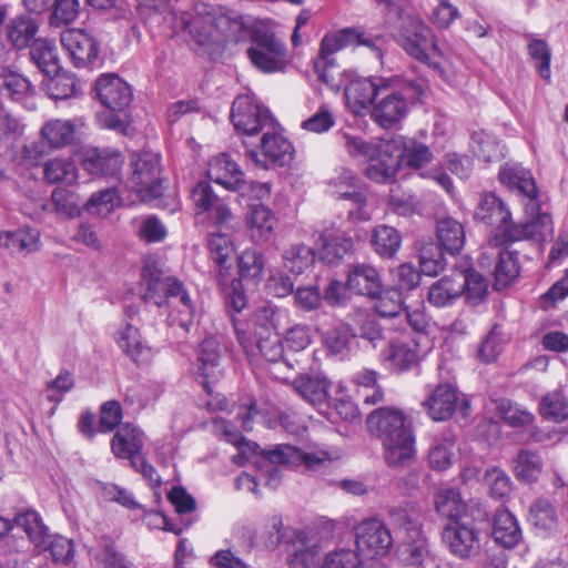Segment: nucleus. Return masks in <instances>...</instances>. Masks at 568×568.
I'll return each mask as SVG.
<instances>
[{
	"label": "nucleus",
	"mask_w": 568,
	"mask_h": 568,
	"mask_svg": "<svg viewBox=\"0 0 568 568\" xmlns=\"http://www.w3.org/2000/svg\"><path fill=\"white\" fill-rule=\"evenodd\" d=\"M367 430L382 442L387 465L400 467L415 457V437L406 414L393 406L379 407L368 414Z\"/></svg>",
	"instance_id": "nucleus-1"
},
{
	"label": "nucleus",
	"mask_w": 568,
	"mask_h": 568,
	"mask_svg": "<svg viewBox=\"0 0 568 568\" xmlns=\"http://www.w3.org/2000/svg\"><path fill=\"white\" fill-rule=\"evenodd\" d=\"M251 41L246 54L256 69L264 73L284 71L290 59L282 39L268 30L254 29Z\"/></svg>",
	"instance_id": "nucleus-2"
},
{
	"label": "nucleus",
	"mask_w": 568,
	"mask_h": 568,
	"mask_svg": "<svg viewBox=\"0 0 568 568\" xmlns=\"http://www.w3.org/2000/svg\"><path fill=\"white\" fill-rule=\"evenodd\" d=\"M97 94L101 103L115 113L103 116L104 125L122 131L124 129L125 110L132 101V91L126 82L115 74H103L97 80Z\"/></svg>",
	"instance_id": "nucleus-3"
},
{
	"label": "nucleus",
	"mask_w": 568,
	"mask_h": 568,
	"mask_svg": "<svg viewBox=\"0 0 568 568\" xmlns=\"http://www.w3.org/2000/svg\"><path fill=\"white\" fill-rule=\"evenodd\" d=\"M268 463L265 473V484L276 488L281 481L278 465L304 466L308 470H320L329 463L328 454L325 452L306 453L293 446H278L273 450L264 453Z\"/></svg>",
	"instance_id": "nucleus-4"
},
{
	"label": "nucleus",
	"mask_w": 568,
	"mask_h": 568,
	"mask_svg": "<svg viewBox=\"0 0 568 568\" xmlns=\"http://www.w3.org/2000/svg\"><path fill=\"white\" fill-rule=\"evenodd\" d=\"M142 278L145 285L143 300L146 303H153L162 307L171 298H179L184 307V312L190 316L193 314V303L180 281L163 276L162 272L152 264L144 265Z\"/></svg>",
	"instance_id": "nucleus-5"
},
{
	"label": "nucleus",
	"mask_w": 568,
	"mask_h": 568,
	"mask_svg": "<svg viewBox=\"0 0 568 568\" xmlns=\"http://www.w3.org/2000/svg\"><path fill=\"white\" fill-rule=\"evenodd\" d=\"M231 121L234 129L242 135L264 134L267 130L278 126L268 109L256 103L252 95L241 94L235 98L231 109Z\"/></svg>",
	"instance_id": "nucleus-6"
},
{
	"label": "nucleus",
	"mask_w": 568,
	"mask_h": 568,
	"mask_svg": "<svg viewBox=\"0 0 568 568\" xmlns=\"http://www.w3.org/2000/svg\"><path fill=\"white\" fill-rule=\"evenodd\" d=\"M131 164L133 173L129 179V189L135 192L142 202L159 197L162 194L159 154L153 152L134 154Z\"/></svg>",
	"instance_id": "nucleus-7"
},
{
	"label": "nucleus",
	"mask_w": 568,
	"mask_h": 568,
	"mask_svg": "<svg viewBox=\"0 0 568 568\" xmlns=\"http://www.w3.org/2000/svg\"><path fill=\"white\" fill-rule=\"evenodd\" d=\"M354 531L358 555L364 559L385 556L394 542L389 528L378 518L362 520L355 526Z\"/></svg>",
	"instance_id": "nucleus-8"
},
{
	"label": "nucleus",
	"mask_w": 568,
	"mask_h": 568,
	"mask_svg": "<svg viewBox=\"0 0 568 568\" xmlns=\"http://www.w3.org/2000/svg\"><path fill=\"white\" fill-rule=\"evenodd\" d=\"M423 407L435 422L449 419L455 412L463 417L469 415L470 402L465 395H459L452 384H438L423 402Z\"/></svg>",
	"instance_id": "nucleus-9"
},
{
	"label": "nucleus",
	"mask_w": 568,
	"mask_h": 568,
	"mask_svg": "<svg viewBox=\"0 0 568 568\" xmlns=\"http://www.w3.org/2000/svg\"><path fill=\"white\" fill-rule=\"evenodd\" d=\"M528 220L525 223L515 224L510 223L507 227V234L499 237V234L493 235L489 239V245L497 248L506 242H515L523 240L546 241L554 233V224L550 214L541 212L540 209L531 214L525 211Z\"/></svg>",
	"instance_id": "nucleus-10"
},
{
	"label": "nucleus",
	"mask_w": 568,
	"mask_h": 568,
	"mask_svg": "<svg viewBox=\"0 0 568 568\" xmlns=\"http://www.w3.org/2000/svg\"><path fill=\"white\" fill-rule=\"evenodd\" d=\"M261 152L256 149H248L247 155L257 165L266 169L273 166H285L293 160V144L278 132V126L267 130L261 138Z\"/></svg>",
	"instance_id": "nucleus-11"
},
{
	"label": "nucleus",
	"mask_w": 568,
	"mask_h": 568,
	"mask_svg": "<svg viewBox=\"0 0 568 568\" xmlns=\"http://www.w3.org/2000/svg\"><path fill=\"white\" fill-rule=\"evenodd\" d=\"M232 326L240 346L247 355H255L256 351L270 362H278L283 358L284 346L277 333L252 335L247 334L245 325L232 316Z\"/></svg>",
	"instance_id": "nucleus-12"
},
{
	"label": "nucleus",
	"mask_w": 568,
	"mask_h": 568,
	"mask_svg": "<svg viewBox=\"0 0 568 568\" xmlns=\"http://www.w3.org/2000/svg\"><path fill=\"white\" fill-rule=\"evenodd\" d=\"M499 180L523 195L525 211L534 214L539 210L538 189L528 170L517 163H506L499 171Z\"/></svg>",
	"instance_id": "nucleus-13"
},
{
	"label": "nucleus",
	"mask_w": 568,
	"mask_h": 568,
	"mask_svg": "<svg viewBox=\"0 0 568 568\" xmlns=\"http://www.w3.org/2000/svg\"><path fill=\"white\" fill-rule=\"evenodd\" d=\"M393 84L376 99L372 109V119L383 129H390L397 125L408 112V102L398 91L392 90Z\"/></svg>",
	"instance_id": "nucleus-14"
},
{
	"label": "nucleus",
	"mask_w": 568,
	"mask_h": 568,
	"mask_svg": "<svg viewBox=\"0 0 568 568\" xmlns=\"http://www.w3.org/2000/svg\"><path fill=\"white\" fill-rule=\"evenodd\" d=\"M443 540L449 551L460 559L473 558L480 551L479 532L471 525L459 521L448 524L443 530Z\"/></svg>",
	"instance_id": "nucleus-15"
},
{
	"label": "nucleus",
	"mask_w": 568,
	"mask_h": 568,
	"mask_svg": "<svg viewBox=\"0 0 568 568\" xmlns=\"http://www.w3.org/2000/svg\"><path fill=\"white\" fill-rule=\"evenodd\" d=\"M61 44L77 68L91 67L98 60L99 44L88 32L68 29L61 33Z\"/></svg>",
	"instance_id": "nucleus-16"
},
{
	"label": "nucleus",
	"mask_w": 568,
	"mask_h": 568,
	"mask_svg": "<svg viewBox=\"0 0 568 568\" xmlns=\"http://www.w3.org/2000/svg\"><path fill=\"white\" fill-rule=\"evenodd\" d=\"M394 80L386 78H357L345 88V99L354 113H361L384 92Z\"/></svg>",
	"instance_id": "nucleus-17"
},
{
	"label": "nucleus",
	"mask_w": 568,
	"mask_h": 568,
	"mask_svg": "<svg viewBox=\"0 0 568 568\" xmlns=\"http://www.w3.org/2000/svg\"><path fill=\"white\" fill-rule=\"evenodd\" d=\"M196 215L207 213L217 225H224L232 219L229 205L219 197L209 182H199L191 193Z\"/></svg>",
	"instance_id": "nucleus-18"
},
{
	"label": "nucleus",
	"mask_w": 568,
	"mask_h": 568,
	"mask_svg": "<svg viewBox=\"0 0 568 568\" xmlns=\"http://www.w3.org/2000/svg\"><path fill=\"white\" fill-rule=\"evenodd\" d=\"M136 310L128 307L125 317L128 322L121 327L116 334V343L119 347L135 363H146L151 358V348L141 339L138 327L139 320L135 318Z\"/></svg>",
	"instance_id": "nucleus-19"
},
{
	"label": "nucleus",
	"mask_w": 568,
	"mask_h": 568,
	"mask_svg": "<svg viewBox=\"0 0 568 568\" xmlns=\"http://www.w3.org/2000/svg\"><path fill=\"white\" fill-rule=\"evenodd\" d=\"M422 359L419 341L407 338L395 341L383 353V363L394 372H404L414 368Z\"/></svg>",
	"instance_id": "nucleus-20"
},
{
	"label": "nucleus",
	"mask_w": 568,
	"mask_h": 568,
	"mask_svg": "<svg viewBox=\"0 0 568 568\" xmlns=\"http://www.w3.org/2000/svg\"><path fill=\"white\" fill-rule=\"evenodd\" d=\"M216 9V17L211 21L216 23L220 41L240 42L246 37H251L252 31L250 17L240 13L236 10L220 7Z\"/></svg>",
	"instance_id": "nucleus-21"
},
{
	"label": "nucleus",
	"mask_w": 568,
	"mask_h": 568,
	"mask_svg": "<svg viewBox=\"0 0 568 568\" xmlns=\"http://www.w3.org/2000/svg\"><path fill=\"white\" fill-rule=\"evenodd\" d=\"M221 342L214 336L205 338L200 345L195 374L207 392H210V384L221 375Z\"/></svg>",
	"instance_id": "nucleus-22"
},
{
	"label": "nucleus",
	"mask_w": 568,
	"mask_h": 568,
	"mask_svg": "<svg viewBox=\"0 0 568 568\" xmlns=\"http://www.w3.org/2000/svg\"><path fill=\"white\" fill-rule=\"evenodd\" d=\"M207 175L211 181L231 191L244 190L246 186L244 173L237 163L225 153H221L210 161Z\"/></svg>",
	"instance_id": "nucleus-23"
},
{
	"label": "nucleus",
	"mask_w": 568,
	"mask_h": 568,
	"mask_svg": "<svg viewBox=\"0 0 568 568\" xmlns=\"http://www.w3.org/2000/svg\"><path fill=\"white\" fill-rule=\"evenodd\" d=\"M277 222V217L272 210L263 204H252L244 220L246 232L255 243L270 241Z\"/></svg>",
	"instance_id": "nucleus-24"
},
{
	"label": "nucleus",
	"mask_w": 568,
	"mask_h": 568,
	"mask_svg": "<svg viewBox=\"0 0 568 568\" xmlns=\"http://www.w3.org/2000/svg\"><path fill=\"white\" fill-rule=\"evenodd\" d=\"M402 47L416 60L437 68L436 63L430 62V58L427 53L430 47L436 49L433 32L423 21L416 20L412 22V29L406 30L402 39Z\"/></svg>",
	"instance_id": "nucleus-25"
},
{
	"label": "nucleus",
	"mask_w": 568,
	"mask_h": 568,
	"mask_svg": "<svg viewBox=\"0 0 568 568\" xmlns=\"http://www.w3.org/2000/svg\"><path fill=\"white\" fill-rule=\"evenodd\" d=\"M346 287L355 294L371 298L379 293L383 281L379 272L373 265L356 263L348 267Z\"/></svg>",
	"instance_id": "nucleus-26"
},
{
	"label": "nucleus",
	"mask_w": 568,
	"mask_h": 568,
	"mask_svg": "<svg viewBox=\"0 0 568 568\" xmlns=\"http://www.w3.org/2000/svg\"><path fill=\"white\" fill-rule=\"evenodd\" d=\"M476 216L490 225H496L494 235L499 234L500 239L506 236L507 227L511 223L510 212L505 203L493 193L480 196Z\"/></svg>",
	"instance_id": "nucleus-27"
},
{
	"label": "nucleus",
	"mask_w": 568,
	"mask_h": 568,
	"mask_svg": "<svg viewBox=\"0 0 568 568\" xmlns=\"http://www.w3.org/2000/svg\"><path fill=\"white\" fill-rule=\"evenodd\" d=\"M75 122L72 120L52 119L40 130L41 142L49 149L60 150L74 141Z\"/></svg>",
	"instance_id": "nucleus-28"
},
{
	"label": "nucleus",
	"mask_w": 568,
	"mask_h": 568,
	"mask_svg": "<svg viewBox=\"0 0 568 568\" xmlns=\"http://www.w3.org/2000/svg\"><path fill=\"white\" fill-rule=\"evenodd\" d=\"M491 536L505 548L515 547L521 539V530L515 516L505 508H498L493 519Z\"/></svg>",
	"instance_id": "nucleus-29"
},
{
	"label": "nucleus",
	"mask_w": 568,
	"mask_h": 568,
	"mask_svg": "<svg viewBox=\"0 0 568 568\" xmlns=\"http://www.w3.org/2000/svg\"><path fill=\"white\" fill-rule=\"evenodd\" d=\"M283 312L281 308L265 304L256 308L247 321L240 320L242 325H245L247 334L263 335L277 333V328L282 318Z\"/></svg>",
	"instance_id": "nucleus-30"
},
{
	"label": "nucleus",
	"mask_w": 568,
	"mask_h": 568,
	"mask_svg": "<svg viewBox=\"0 0 568 568\" xmlns=\"http://www.w3.org/2000/svg\"><path fill=\"white\" fill-rule=\"evenodd\" d=\"M142 433L131 424L122 425L111 440V449L116 457L132 458L141 456Z\"/></svg>",
	"instance_id": "nucleus-31"
},
{
	"label": "nucleus",
	"mask_w": 568,
	"mask_h": 568,
	"mask_svg": "<svg viewBox=\"0 0 568 568\" xmlns=\"http://www.w3.org/2000/svg\"><path fill=\"white\" fill-rule=\"evenodd\" d=\"M436 236L439 242L438 246L452 255L460 252L466 240L464 225L452 216H445L437 221Z\"/></svg>",
	"instance_id": "nucleus-32"
},
{
	"label": "nucleus",
	"mask_w": 568,
	"mask_h": 568,
	"mask_svg": "<svg viewBox=\"0 0 568 568\" xmlns=\"http://www.w3.org/2000/svg\"><path fill=\"white\" fill-rule=\"evenodd\" d=\"M399 148L402 152L397 159L400 158V161L410 168L419 169L429 163L433 159V153L427 145L414 140H406L403 136L387 142L386 152Z\"/></svg>",
	"instance_id": "nucleus-33"
},
{
	"label": "nucleus",
	"mask_w": 568,
	"mask_h": 568,
	"mask_svg": "<svg viewBox=\"0 0 568 568\" xmlns=\"http://www.w3.org/2000/svg\"><path fill=\"white\" fill-rule=\"evenodd\" d=\"M122 163L119 152L99 149L89 150L83 159L84 169L92 175H113Z\"/></svg>",
	"instance_id": "nucleus-34"
},
{
	"label": "nucleus",
	"mask_w": 568,
	"mask_h": 568,
	"mask_svg": "<svg viewBox=\"0 0 568 568\" xmlns=\"http://www.w3.org/2000/svg\"><path fill=\"white\" fill-rule=\"evenodd\" d=\"M388 515L392 525L406 532L407 536L418 535L420 531L422 510L417 503L405 500L392 507Z\"/></svg>",
	"instance_id": "nucleus-35"
},
{
	"label": "nucleus",
	"mask_w": 568,
	"mask_h": 568,
	"mask_svg": "<svg viewBox=\"0 0 568 568\" xmlns=\"http://www.w3.org/2000/svg\"><path fill=\"white\" fill-rule=\"evenodd\" d=\"M387 143L378 149V153L368 158V165L365 169V174L372 181L382 183L387 182L395 176L399 160L390 155L392 151L386 152Z\"/></svg>",
	"instance_id": "nucleus-36"
},
{
	"label": "nucleus",
	"mask_w": 568,
	"mask_h": 568,
	"mask_svg": "<svg viewBox=\"0 0 568 568\" xmlns=\"http://www.w3.org/2000/svg\"><path fill=\"white\" fill-rule=\"evenodd\" d=\"M293 387L305 400L317 405L327 399L331 383L322 375H304L294 379Z\"/></svg>",
	"instance_id": "nucleus-37"
},
{
	"label": "nucleus",
	"mask_w": 568,
	"mask_h": 568,
	"mask_svg": "<svg viewBox=\"0 0 568 568\" xmlns=\"http://www.w3.org/2000/svg\"><path fill=\"white\" fill-rule=\"evenodd\" d=\"M31 60L48 77L53 78L60 71L54 43L48 39H36L30 49Z\"/></svg>",
	"instance_id": "nucleus-38"
},
{
	"label": "nucleus",
	"mask_w": 568,
	"mask_h": 568,
	"mask_svg": "<svg viewBox=\"0 0 568 568\" xmlns=\"http://www.w3.org/2000/svg\"><path fill=\"white\" fill-rule=\"evenodd\" d=\"M39 26L29 16H19L7 24V37L10 43L18 50L26 49L36 39Z\"/></svg>",
	"instance_id": "nucleus-39"
},
{
	"label": "nucleus",
	"mask_w": 568,
	"mask_h": 568,
	"mask_svg": "<svg viewBox=\"0 0 568 568\" xmlns=\"http://www.w3.org/2000/svg\"><path fill=\"white\" fill-rule=\"evenodd\" d=\"M462 278H456V273L444 276L428 290V301L436 307L450 305L462 295Z\"/></svg>",
	"instance_id": "nucleus-40"
},
{
	"label": "nucleus",
	"mask_w": 568,
	"mask_h": 568,
	"mask_svg": "<svg viewBox=\"0 0 568 568\" xmlns=\"http://www.w3.org/2000/svg\"><path fill=\"white\" fill-rule=\"evenodd\" d=\"M434 505L437 514L452 523L458 521L467 511L466 503L454 488L439 489L434 497Z\"/></svg>",
	"instance_id": "nucleus-41"
},
{
	"label": "nucleus",
	"mask_w": 568,
	"mask_h": 568,
	"mask_svg": "<svg viewBox=\"0 0 568 568\" xmlns=\"http://www.w3.org/2000/svg\"><path fill=\"white\" fill-rule=\"evenodd\" d=\"M43 178L50 184H74L78 181V169L69 158H53L43 164Z\"/></svg>",
	"instance_id": "nucleus-42"
},
{
	"label": "nucleus",
	"mask_w": 568,
	"mask_h": 568,
	"mask_svg": "<svg viewBox=\"0 0 568 568\" xmlns=\"http://www.w3.org/2000/svg\"><path fill=\"white\" fill-rule=\"evenodd\" d=\"M371 243L374 251L382 257L390 258L396 255L402 244L399 232L388 225H377L372 232Z\"/></svg>",
	"instance_id": "nucleus-43"
},
{
	"label": "nucleus",
	"mask_w": 568,
	"mask_h": 568,
	"mask_svg": "<svg viewBox=\"0 0 568 568\" xmlns=\"http://www.w3.org/2000/svg\"><path fill=\"white\" fill-rule=\"evenodd\" d=\"M497 263L494 268L496 290H503L519 275L518 253L500 250L497 252Z\"/></svg>",
	"instance_id": "nucleus-44"
},
{
	"label": "nucleus",
	"mask_w": 568,
	"mask_h": 568,
	"mask_svg": "<svg viewBox=\"0 0 568 568\" xmlns=\"http://www.w3.org/2000/svg\"><path fill=\"white\" fill-rule=\"evenodd\" d=\"M40 233L34 229H20L0 234V245L12 252L31 253L39 248Z\"/></svg>",
	"instance_id": "nucleus-45"
},
{
	"label": "nucleus",
	"mask_w": 568,
	"mask_h": 568,
	"mask_svg": "<svg viewBox=\"0 0 568 568\" xmlns=\"http://www.w3.org/2000/svg\"><path fill=\"white\" fill-rule=\"evenodd\" d=\"M213 429L217 436H221L224 440L233 444L240 449V454L234 457L235 463H237V459L242 457L248 459L251 455L255 454L257 445L247 442L229 422L216 418L213 420Z\"/></svg>",
	"instance_id": "nucleus-46"
},
{
	"label": "nucleus",
	"mask_w": 568,
	"mask_h": 568,
	"mask_svg": "<svg viewBox=\"0 0 568 568\" xmlns=\"http://www.w3.org/2000/svg\"><path fill=\"white\" fill-rule=\"evenodd\" d=\"M215 17L216 9H212L204 13H200L187 24L189 32L200 44L220 42L219 30L215 28L216 23L211 21V19Z\"/></svg>",
	"instance_id": "nucleus-47"
},
{
	"label": "nucleus",
	"mask_w": 568,
	"mask_h": 568,
	"mask_svg": "<svg viewBox=\"0 0 568 568\" xmlns=\"http://www.w3.org/2000/svg\"><path fill=\"white\" fill-rule=\"evenodd\" d=\"M209 245L211 258L220 267L219 276L224 278L232 266L233 244L226 235L213 234L209 240Z\"/></svg>",
	"instance_id": "nucleus-48"
},
{
	"label": "nucleus",
	"mask_w": 568,
	"mask_h": 568,
	"mask_svg": "<svg viewBox=\"0 0 568 568\" xmlns=\"http://www.w3.org/2000/svg\"><path fill=\"white\" fill-rule=\"evenodd\" d=\"M314 261L313 248L302 243L292 244L283 253L284 267L294 274H302Z\"/></svg>",
	"instance_id": "nucleus-49"
},
{
	"label": "nucleus",
	"mask_w": 568,
	"mask_h": 568,
	"mask_svg": "<svg viewBox=\"0 0 568 568\" xmlns=\"http://www.w3.org/2000/svg\"><path fill=\"white\" fill-rule=\"evenodd\" d=\"M412 540L406 541L399 550V558L404 565L410 567H422L429 558V549L426 537L422 535H409Z\"/></svg>",
	"instance_id": "nucleus-50"
},
{
	"label": "nucleus",
	"mask_w": 568,
	"mask_h": 568,
	"mask_svg": "<svg viewBox=\"0 0 568 568\" xmlns=\"http://www.w3.org/2000/svg\"><path fill=\"white\" fill-rule=\"evenodd\" d=\"M514 471L519 480L532 483L542 471V462L536 452L523 449L514 460Z\"/></svg>",
	"instance_id": "nucleus-51"
},
{
	"label": "nucleus",
	"mask_w": 568,
	"mask_h": 568,
	"mask_svg": "<svg viewBox=\"0 0 568 568\" xmlns=\"http://www.w3.org/2000/svg\"><path fill=\"white\" fill-rule=\"evenodd\" d=\"M474 154L485 162L499 160L504 156V146L497 138L487 132H476L471 136Z\"/></svg>",
	"instance_id": "nucleus-52"
},
{
	"label": "nucleus",
	"mask_w": 568,
	"mask_h": 568,
	"mask_svg": "<svg viewBox=\"0 0 568 568\" xmlns=\"http://www.w3.org/2000/svg\"><path fill=\"white\" fill-rule=\"evenodd\" d=\"M455 448V440L453 438L435 439L428 450L429 467L437 471L448 469L453 465Z\"/></svg>",
	"instance_id": "nucleus-53"
},
{
	"label": "nucleus",
	"mask_w": 568,
	"mask_h": 568,
	"mask_svg": "<svg viewBox=\"0 0 568 568\" xmlns=\"http://www.w3.org/2000/svg\"><path fill=\"white\" fill-rule=\"evenodd\" d=\"M99 568H133L110 537H102L94 556Z\"/></svg>",
	"instance_id": "nucleus-54"
},
{
	"label": "nucleus",
	"mask_w": 568,
	"mask_h": 568,
	"mask_svg": "<svg viewBox=\"0 0 568 568\" xmlns=\"http://www.w3.org/2000/svg\"><path fill=\"white\" fill-rule=\"evenodd\" d=\"M14 524L21 528L36 546L45 545L48 538V529L41 521L38 513L28 510L19 514L14 518Z\"/></svg>",
	"instance_id": "nucleus-55"
},
{
	"label": "nucleus",
	"mask_w": 568,
	"mask_h": 568,
	"mask_svg": "<svg viewBox=\"0 0 568 568\" xmlns=\"http://www.w3.org/2000/svg\"><path fill=\"white\" fill-rule=\"evenodd\" d=\"M374 301L375 311L383 317H396L403 312L402 293L396 288H381L376 296L371 297Z\"/></svg>",
	"instance_id": "nucleus-56"
},
{
	"label": "nucleus",
	"mask_w": 568,
	"mask_h": 568,
	"mask_svg": "<svg viewBox=\"0 0 568 568\" xmlns=\"http://www.w3.org/2000/svg\"><path fill=\"white\" fill-rule=\"evenodd\" d=\"M495 404L497 415L513 427L526 426L534 420V415L529 410L509 399L501 398Z\"/></svg>",
	"instance_id": "nucleus-57"
},
{
	"label": "nucleus",
	"mask_w": 568,
	"mask_h": 568,
	"mask_svg": "<svg viewBox=\"0 0 568 568\" xmlns=\"http://www.w3.org/2000/svg\"><path fill=\"white\" fill-rule=\"evenodd\" d=\"M539 412L546 419L557 423L568 418V400L560 392H551L542 397Z\"/></svg>",
	"instance_id": "nucleus-58"
},
{
	"label": "nucleus",
	"mask_w": 568,
	"mask_h": 568,
	"mask_svg": "<svg viewBox=\"0 0 568 568\" xmlns=\"http://www.w3.org/2000/svg\"><path fill=\"white\" fill-rule=\"evenodd\" d=\"M352 250L353 242L349 237L343 235H326L323 237L321 258L327 264H334L341 261Z\"/></svg>",
	"instance_id": "nucleus-59"
},
{
	"label": "nucleus",
	"mask_w": 568,
	"mask_h": 568,
	"mask_svg": "<svg viewBox=\"0 0 568 568\" xmlns=\"http://www.w3.org/2000/svg\"><path fill=\"white\" fill-rule=\"evenodd\" d=\"M51 201L54 212L68 219L75 217L81 213L79 196L67 189L57 187L52 191Z\"/></svg>",
	"instance_id": "nucleus-60"
},
{
	"label": "nucleus",
	"mask_w": 568,
	"mask_h": 568,
	"mask_svg": "<svg viewBox=\"0 0 568 568\" xmlns=\"http://www.w3.org/2000/svg\"><path fill=\"white\" fill-rule=\"evenodd\" d=\"M353 37H356L355 28H345L334 33L326 34L321 42L318 57L334 59L332 55L345 47L353 45Z\"/></svg>",
	"instance_id": "nucleus-61"
},
{
	"label": "nucleus",
	"mask_w": 568,
	"mask_h": 568,
	"mask_svg": "<svg viewBox=\"0 0 568 568\" xmlns=\"http://www.w3.org/2000/svg\"><path fill=\"white\" fill-rule=\"evenodd\" d=\"M264 265L263 254L256 248H246L239 256V272L242 278L260 280Z\"/></svg>",
	"instance_id": "nucleus-62"
},
{
	"label": "nucleus",
	"mask_w": 568,
	"mask_h": 568,
	"mask_svg": "<svg viewBox=\"0 0 568 568\" xmlns=\"http://www.w3.org/2000/svg\"><path fill=\"white\" fill-rule=\"evenodd\" d=\"M420 271L428 276H436L445 267L443 248L435 243H427L419 252Z\"/></svg>",
	"instance_id": "nucleus-63"
},
{
	"label": "nucleus",
	"mask_w": 568,
	"mask_h": 568,
	"mask_svg": "<svg viewBox=\"0 0 568 568\" xmlns=\"http://www.w3.org/2000/svg\"><path fill=\"white\" fill-rule=\"evenodd\" d=\"M529 520L535 527L544 530L554 529L558 523L556 510L547 499H538L531 505Z\"/></svg>",
	"instance_id": "nucleus-64"
}]
</instances>
